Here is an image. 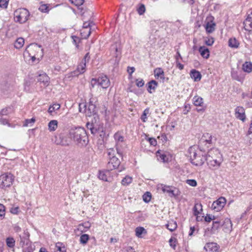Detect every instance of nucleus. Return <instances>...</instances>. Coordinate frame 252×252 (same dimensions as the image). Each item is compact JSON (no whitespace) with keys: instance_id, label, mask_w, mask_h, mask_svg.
<instances>
[{"instance_id":"nucleus-1","label":"nucleus","mask_w":252,"mask_h":252,"mask_svg":"<svg viewBox=\"0 0 252 252\" xmlns=\"http://www.w3.org/2000/svg\"><path fill=\"white\" fill-rule=\"evenodd\" d=\"M69 137L75 142L81 145H86L88 137L85 129L81 127L71 128L69 131Z\"/></svg>"},{"instance_id":"nucleus-2","label":"nucleus","mask_w":252,"mask_h":252,"mask_svg":"<svg viewBox=\"0 0 252 252\" xmlns=\"http://www.w3.org/2000/svg\"><path fill=\"white\" fill-rule=\"evenodd\" d=\"M24 54L25 56L30 57L32 63L36 60L38 62L43 56V49L37 44H31L26 48Z\"/></svg>"},{"instance_id":"nucleus-3","label":"nucleus","mask_w":252,"mask_h":252,"mask_svg":"<svg viewBox=\"0 0 252 252\" xmlns=\"http://www.w3.org/2000/svg\"><path fill=\"white\" fill-rule=\"evenodd\" d=\"M86 126L93 134L104 132L103 125L100 122L98 116H94L91 122L87 123Z\"/></svg>"},{"instance_id":"nucleus-4","label":"nucleus","mask_w":252,"mask_h":252,"mask_svg":"<svg viewBox=\"0 0 252 252\" xmlns=\"http://www.w3.org/2000/svg\"><path fill=\"white\" fill-rule=\"evenodd\" d=\"M90 84L92 88L98 86H100L103 89H106L110 86V82L106 76H102L98 78H93Z\"/></svg>"},{"instance_id":"nucleus-5","label":"nucleus","mask_w":252,"mask_h":252,"mask_svg":"<svg viewBox=\"0 0 252 252\" xmlns=\"http://www.w3.org/2000/svg\"><path fill=\"white\" fill-rule=\"evenodd\" d=\"M79 111L80 112L85 113L86 115L88 117H93L96 116V107L95 105L93 103L92 101L88 104H79Z\"/></svg>"},{"instance_id":"nucleus-6","label":"nucleus","mask_w":252,"mask_h":252,"mask_svg":"<svg viewBox=\"0 0 252 252\" xmlns=\"http://www.w3.org/2000/svg\"><path fill=\"white\" fill-rule=\"evenodd\" d=\"M14 19L17 22L20 23H25L29 18L30 12L26 8H20L17 9L14 12Z\"/></svg>"},{"instance_id":"nucleus-7","label":"nucleus","mask_w":252,"mask_h":252,"mask_svg":"<svg viewBox=\"0 0 252 252\" xmlns=\"http://www.w3.org/2000/svg\"><path fill=\"white\" fill-rule=\"evenodd\" d=\"M14 181V176L11 173H5L0 175V189L10 187Z\"/></svg>"},{"instance_id":"nucleus-8","label":"nucleus","mask_w":252,"mask_h":252,"mask_svg":"<svg viewBox=\"0 0 252 252\" xmlns=\"http://www.w3.org/2000/svg\"><path fill=\"white\" fill-rule=\"evenodd\" d=\"M190 155L191 163L196 166H201L206 161V156L198 155L193 149L190 150Z\"/></svg>"},{"instance_id":"nucleus-9","label":"nucleus","mask_w":252,"mask_h":252,"mask_svg":"<svg viewBox=\"0 0 252 252\" xmlns=\"http://www.w3.org/2000/svg\"><path fill=\"white\" fill-rule=\"evenodd\" d=\"M158 189H161L163 193H167L170 197H176L180 193V192L176 188L164 184L158 185Z\"/></svg>"},{"instance_id":"nucleus-10","label":"nucleus","mask_w":252,"mask_h":252,"mask_svg":"<svg viewBox=\"0 0 252 252\" xmlns=\"http://www.w3.org/2000/svg\"><path fill=\"white\" fill-rule=\"evenodd\" d=\"M120 163L121 162L118 158L115 157L109 159L107 167L109 170L120 168L119 172H121L124 169V168L123 166H120Z\"/></svg>"},{"instance_id":"nucleus-11","label":"nucleus","mask_w":252,"mask_h":252,"mask_svg":"<svg viewBox=\"0 0 252 252\" xmlns=\"http://www.w3.org/2000/svg\"><path fill=\"white\" fill-rule=\"evenodd\" d=\"M206 159H223L222 155L220 151L217 148H213L210 149L206 156Z\"/></svg>"},{"instance_id":"nucleus-12","label":"nucleus","mask_w":252,"mask_h":252,"mask_svg":"<svg viewBox=\"0 0 252 252\" xmlns=\"http://www.w3.org/2000/svg\"><path fill=\"white\" fill-rule=\"evenodd\" d=\"M226 203V199L224 197H220L218 200L214 201L212 205V208L214 210L218 212L221 210L224 206Z\"/></svg>"},{"instance_id":"nucleus-13","label":"nucleus","mask_w":252,"mask_h":252,"mask_svg":"<svg viewBox=\"0 0 252 252\" xmlns=\"http://www.w3.org/2000/svg\"><path fill=\"white\" fill-rule=\"evenodd\" d=\"M235 117L242 122H245L246 119L245 110L242 106H237L235 109Z\"/></svg>"},{"instance_id":"nucleus-14","label":"nucleus","mask_w":252,"mask_h":252,"mask_svg":"<svg viewBox=\"0 0 252 252\" xmlns=\"http://www.w3.org/2000/svg\"><path fill=\"white\" fill-rule=\"evenodd\" d=\"M206 161L209 168L212 169H218L221 163L223 161V159H207Z\"/></svg>"},{"instance_id":"nucleus-15","label":"nucleus","mask_w":252,"mask_h":252,"mask_svg":"<svg viewBox=\"0 0 252 252\" xmlns=\"http://www.w3.org/2000/svg\"><path fill=\"white\" fill-rule=\"evenodd\" d=\"M110 50L111 53L114 54V56L116 57L115 61L118 63L119 61L120 56L121 54L120 45H118L117 43L112 45L110 48Z\"/></svg>"},{"instance_id":"nucleus-16","label":"nucleus","mask_w":252,"mask_h":252,"mask_svg":"<svg viewBox=\"0 0 252 252\" xmlns=\"http://www.w3.org/2000/svg\"><path fill=\"white\" fill-rule=\"evenodd\" d=\"M219 246L216 243H208L206 244L204 249L206 252H217L219 249Z\"/></svg>"},{"instance_id":"nucleus-17","label":"nucleus","mask_w":252,"mask_h":252,"mask_svg":"<svg viewBox=\"0 0 252 252\" xmlns=\"http://www.w3.org/2000/svg\"><path fill=\"white\" fill-rule=\"evenodd\" d=\"M49 77L45 73L39 74L37 77L38 82L42 83L44 86H47L49 84Z\"/></svg>"},{"instance_id":"nucleus-18","label":"nucleus","mask_w":252,"mask_h":252,"mask_svg":"<svg viewBox=\"0 0 252 252\" xmlns=\"http://www.w3.org/2000/svg\"><path fill=\"white\" fill-rule=\"evenodd\" d=\"M213 136L209 133H205L202 136L201 141L205 145H212L213 144Z\"/></svg>"},{"instance_id":"nucleus-19","label":"nucleus","mask_w":252,"mask_h":252,"mask_svg":"<svg viewBox=\"0 0 252 252\" xmlns=\"http://www.w3.org/2000/svg\"><path fill=\"white\" fill-rule=\"evenodd\" d=\"M156 155L158 160L165 162L168 160V158L167 156V155L163 151H161L160 150H158L156 153Z\"/></svg>"},{"instance_id":"nucleus-20","label":"nucleus","mask_w":252,"mask_h":252,"mask_svg":"<svg viewBox=\"0 0 252 252\" xmlns=\"http://www.w3.org/2000/svg\"><path fill=\"white\" fill-rule=\"evenodd\" d=\"M193 211L194 215L196 216V220L198 221V215L202 211V204L201 203H195L193 207Z\"/></svg>"},{"instance_id":"nucleus-21","label":"nucleus","mask_w":252,"mask_h":252,"mask_svg":"<svg viewBox=\"0 0 252 252\" xmlns=\"http://www.w3.org/2000/svg\"><path fill=\"white\" fill-rule=\"evenodd\" d=\"M190 77L192 79H193L195 81H200L201 78V74L198 71L195 69H192L190 71Z\"/></svg>"},{"instance_id":"nucleus-22","label":"nucleus","mask_w":252,"mask_h":252,"mask_svg":"<svg viewBox=\"0 0 252 252\" xmlns=\"http://www.w3.org/2000/svg\"><path fill=\"white\" fill-rule=\"evenodd\" d=\"M199 52L201 56L205 59H208L209 57L210 54L209 49L205 46H201L199 48Z\"/></svg>"},{"instance_id":"nucleus-23","label":"nucleus","mask_w":252,"mask_h":252,"mask_svg":"<svg viewBox=\"0 0 252 252\" xmlns=\"http://www.w3.org/2000/svg\"><path fill=\"white\" fill-rule=\"evenodd\" d=\"M222 226L225 229L226 232L231 231L232 229V224L230 220L229 219H225Z\"/></svg>"},{"instance_id":"nucleus-24","label":"nucleus","mask_w":252,"mask_h":252,"mask_svg":"<svg viewBox=\"0 0 252 252\" xmlns=\"http://www.w3.org/2000/svg\"><path fill=\"white\" fill-rule=\"evenodd\" d=\"M193 103L196 106H202L204 102L203 98L199 96H195L192 99Z\"/></svg>"},{"instance_id":"nucleus-25","label":"nucleus","mask_w":252,"mask_h":252,"mask_svg":"<svg viewBox=\"0 0 252 252\" xmlns=\"http://www.w3.org/2000/svg\"><path fill=\"white\" fill-rule=\"evenodd\" d=\"M231 77L233 79L240 82H243L244 80V77L242 75H239L238 72L235 70L231 71Z\"/></svg>"},{"instance_id":"nucleus-26","label":"nucleus","mask_w":252,"mask_h":252,"mask_svg":"<svg viewBox=\"0 0 252 252\" xmlns=\"http://www.w3.org/2000/svg\"><path fill=\"white\" fill-rule=\"evenodd\" d=\"M155 76L157 79L160 78L163 81L164 79V72L160 68H158L154 70Z\"/></svg>"},{"instance_id":"nucleus-27","label":"nucleus","mask_w":252,"mask_h":252,"mask_svg":"<svg viewBox=\"0 0 252 252\" xmlns=\"http://www.w3.org/2000/svg\"><path fill=\"white\" fill-rule=\"evenodd\" d=\"M239 42L235 38H231L228 41V45L232 48H238L239 46Z\"/></svg>"},{"instance_id":"nucleus-28","label":"nucleus","mask_w":252,"mask_h":252,"mask_svg":"<svg viewBox=\"0 0 252 252\" xmlns=\"http://www.w3.org/2000/svg\"><path fill=\"white\" fill-rule=\"evenodd\" d=\"M91 223L87 221L79 224L78 229L82 232L86 231L91 227Z\"/></svg>"},{"instance_id":"nucleus-29","label":"nucleus","mask_w":252,"mask_h":252,"mask_svg":"<svg viewBox=\"0 0 252 252\" xmlns=\"http://www.w3.org/2000/svg\"><path fill=\"white\" fill-rule=\"evenodd\" d=\"M244 71L250 73L252 71V63L249 62H245L242 66Z\"/></svg>"},{"instance_id":"nucleus-30","label":"nucleus","mask_w":252,"mask_h":252,"mask_svg":"<svg viewBox=\"0 0 252 252\" xmlns=\"http://www.w3.org/2000/svg\"><path fill=\"white\" fill-rule=\"evenodd\" d=\"M58 121L57 120H52L48 123V128L50 131H55L58 127Z\"/></svg>"},{"instance_id":"nucleus-31","label":"nucleus","mask_w":252,"mask_h":252,"mask_svg":"<svg viewBox=\"0 0 252 252\" xmlns=\"http://www.w3.org/2000/svg\"><path fill=\"white\" fill-rule=\"evenodd\" d=\"M25 40L23 38H18L14 43V47L17 49H20L23 46Z\"/></svg>"},{"instance_id":"nucleus-32","label":"nucleus","mask_w":252,"mask_h":252,"mask_svg":"<svg viewBox=\"0 0 252 252\" xmlns=\"http://www.w3.org/2000/svg\"><path fill=\"white\" fill-rule=\"evenodd\" d=\"M86 61H82V62L78 65L77 68V71L79 74L83 73L86 69Z\"/></svg>"},{"instance_id":"nucleus-33","label":"nucleus","mask_w":252,"mask_h":252,"mask_svg":"<svg viewBox=\"0 0 252 252\" xmlns=\"http://www.w3.org/2000/svg\"><path fill=\"white\" fill-rule=\"evenodd\" d=\"M215 23L211 22V23L208 22L206 25L205 29L208 33H212L215 30Z\"/></svg>"},{"instance_id":"nucleus-34","label":"nucleus","mask_w":252,"mask_h":252,"mask_svg":"<svg viewBox=\"0 0 252 252\" xmlns=\"http://www.w3.org/2000/svg\"><path fill=\"white\" fill-rule=\"evenodd\" d=\"M166 228L170 231H174L177 227V225L176 221L173 220H171L168 222V223L166 225Z\"/></svg>"},{"instance_id":"nucleus-35","label":"nucleus","mask_w":252,"mask_h":252,"mask_svg":"<svg viewBox=\"0 0 252 252\" xmlns=\"http://www.w3.org/2000/svg\"><path fill=\"white\" fill-rule=\"evenodd\" d=\"M60 105L58 103H55L53 105L50 106L48 109V112L51 115H53V113L55 111V110H59L60 108Z\"/></svg>"},{"instance_id":"nucleus-36","label":"nucleus","mask_w":252,"mask_h":252,"mask_svg":"<svg viewBox=\"0 0 252 252\" xmlns=\"http://www.w3.org/2000/svg\"><path fill=\"white\" fill-rule=\"evenodd\" d=\"M146 233V231L145 229L143 227H137L135 229V235L137 237L139 238L141 237V235L142 233Z\"/></svg>"},{"instance_id":"nucleus-37","label":"nucleus","mask_w":252,"mask_h":252,"mask_svg":"<svg viewBox=\"0 0 252 252\" xmlns=\"http://www.w3.org/2000/svg\"><path fill=\"white\" fill-rule=\"evenodd\" d=\"M132 181V178L129 176H126L122 180L121 183L123 186H126L129 185Z\"/></svg>"},{"instance_id":"nucleus-38","label":"nucleus","mask_w":252,"mask_h":252,"mask_svg":"<svg viewBox=\"0 0 252 252\" xmlns=\"http://www.w3.org/2000/svg\"><path fill=\"white\" fill-rule=\"evenodd\" d=\"M89 239V236L88 234H83L80 237V244L85 245H86Z\"/></svg>"},{"instance_id":"nucleus-39","label":"nucleus","mask_w":252,"mask_h":252,"mask_svg":"<svg viewBox=\"0 0 252 252\" xmlns=\"http://www.w3.org/2000/svg\"><path fill=\"white\" fill-rule=\"evenodd\" d=\"M7 246L9 248H13L15 246V241L12 237H8L6 239Z\"/></svg>"},{"instance_id":"nucleus-40","label":"nucleus","mask_w":252,"mask_h":252,"mask_svg":"<svg viewBox=\"0 0 252 252\" xmlns=\"http://www.w3.org/2000/svg\"><path fill=\"white\" fill-rule=\"evenodd\" d=\"M244 28L246 31H252V27H251V21L246 19V20L244 22Z\"/></svg>"},{"instance_id":"nucleus-41","label":"nucleus","mask_w":252,"mask_h":252,"mask_svg":"<svg viewBox=\"0 0 252 252\" xmlns=\"http://www.w3.org/2000/svg\"><path fill=\"white\" fill-rule=\"evenodd\" d=\"M107 155L109 159L116 157V151L114 148H110L107 150Z\"/></svg>"},{"instance_id":"nucleus-42","label":"nucleus","mask_w":252,"mask_h":252,"mask_svg":"<svg viewBox=\"0 0 252 252\" xmlns=\"http://www.w3.org/2000/svg\"><path fill=\"white\" fill-rule=\"evenodd\" d=\"M150 109L147 108L144 110L142 115L141 116V119L143 122H146L147 120V115L149 114Z\"/></svg>"},{"instance_id":"nucleus-43","label":"nucleus","mask_w":252,"mask_h":252,"mask_svg":"<svg viewBox=\"0 0 252 252\" xmlns=\"http://www.w3.org/2000/svg\"><path fill=\"white\" fill-rule=\"evenodd\" d=\"M114 138L115 139V140L117 142H123L124 141V136L123 135H122L119 132H116L114 134Z\"/></svg>"},{"instance_id":"nucleus-44","label":"nucleus","mask_w":252,"mask_h":252,"mask_svg":"<svg viewBox=\"0 0 252 252\" xmlns=\"http://www.w3.org/2000/svg\"><path fill=\"white\" fill-rule=\"evenodd\" d=\"M143 199L144 202L146 203H148L150 201L151 199V194L149 192H147L144 193L143 195Z\"/></svg>"},{"instance_id":"nucleus-45","label":"nucleus","mask_w":252,"mask_h":252,"mask_svg":"<svg viewBox=\"0 0 252 252\" xmlns=\"http://www.w3.org/2000/svg\"><path fill=\"white\" fill-rule=\"evenodd\" d=\"M158 86V83L155 80H152L148 83V89L155 90Z\"/></svg>"},{"instance_id":"nucleus-46","label":"nucleus","mask_w":252,"mask_h":252,"mask_svg":"<svg viewBox=\"0 0 252 252\" xmlns=\"http://www.w3.org/2000/svg\"><path fill=\"white\" fill-rule=\"evenodd\" d=\"M62 244L58 243L56 245L57 251L55 252H66V249L64 247H62Z\"/></svg>"},{"instance_id":"nucleus-47","label":"nucleus","mask_w":252,"mask_h":252,"mask_svg":"<svg viewBox=\"0 0 252 252\" xmlns=\"http://www.w3.org/2000/svg\"><path fill=\"white\" fill-rule=\"evenodd\" d=\"M35 121L34 118H32L30 119H26L23 126H31Z\"/></svg>"},{"instance_id":"nucleus-48","label":"nucleus","mask_w":252,"mask_h":252,"mask_svg":"<svg viewBox=\"0 0 252 252\" xmlns=\"http://www.w3.org/2000/svg\"><path fill=\"white\" fill-rule=\"evenodd\" d=\"M70 1L74 5L79 6L83 4L84 0H70Z\"/></svg>"},{"instance_id":"nucleus-49","label":"nucleus","mask_w":252,"mask_h":252,"mask_svg":"<svg viewBox=\"0 0 252 252\" xmlns=\"http://www.w3.org/2000/svg\"><path fill=\"white\" fill-rule=\"evenodd\" d=\"M186 183L191 187H196L197 186V182L194 179H188L186 181Z\"/></svg>"},{"instance_id":"nucleus-50","label":"nucleus","mask_w":252,"mask_h":252,"mask_svg":"<svg viewBox=\"0 0 252 252\" xmlns=\"http://www.w3.org/2000/svg\"><path fill=\"white\" fill-rule=\"evenodd\" d=\"M137 12L138 14L140 15L143 14L145 12V5L143 4H141L139 7V8L137 9Z\"/></svg>"},{"instance_id":"nucleus-51","label":"nucleus","mask_w":252,"mask_h":252,"mask_svg":"<svg viewBox=\"0 0 252 252\" xmlns=\"http://www.w3.org/2000/svg\"><path fill=\"white\" fill-rule=\"evenodd\" d=\"M9 0H0V7L6 8L8 5Z\"/></svg>"},{"instance_id":"nucleus-52","label":"nucleus","mask_w":252,"mask_h":252,"mask_svg":"<svg viewBox=\"0 0 252 252\" xmlns=\"http://www.w3.org/2000/svg\"><path fill=\"white\" fill-rule=\"evenodd\" d=\"M214 42V39L213 37H208L205 40V44L208 46H211Z\"/></svg>"},{"instance_id":"nucleus-53","label":"nucleus","mask_w":252,"mask_h":252,"mask_svg":"<svg viewBox=\"0 0 252 252\" xmlns=\"http://www.w3.org/2000/svg\"><path fill=\"white\" fill-rule=\"evenodd\" d=\"M170 246L173 248L174 249H175L176 248V239L175 238L171 237L169 241Z\"/></svg>"},{"instance_id":"nucleus-54","label":"nucleus","mask_w":252,"mask_h":252,"mask_svg":"<svg viewBox=\"0 0 252 252\" xmlns=\"http://www.w3.org/2000/svg\"><path fill=\"white\" fill-rule=\"evenodd\" d=\"M136 85L138 87H142L144 85V81L143 79H136Z\"/></svg>"},{"instance_id":"nucleus-55","label":"nucleus","mask_w":252,"mask_h":252,"mask_svg":"<svg viewBox=\"0 0 252 252\" xmlns=\"http://www.w3.org/2000/svg\"><path fill=\"white\" fill-rule=\"evenodd\" d=\"M98 178L103 181H107V179L106 175L103 172H100L98 175Z\"/></svg>"},{"instance_id":"nucleus-56","label":"nucleus","mask_w":252,"mask_h":252,"mask_svg":"<svg viewBox=\"0 0 252 252\" xmlns=\"http://www.w3.org/2000/svg\"><path fill=\"white\" fill-rule=\"evenodd\" d=\"M215 219V216L207 214V216L205 217V220L207 222H210L212 220H214Z\"/></svg>"},{"instance_id":"nucleus-57","label":"nucleus","mask_w":252,"mask_h":252,"mask_svg":"<svg viewBox=\"0 0 252 252\" xmlns=\"http://www.w3.org/2000/svg\"><path fill=\"white\" fill-rule=\"evenodd\" d=\"M220 221L217 220L213 221L212 229L215 230L217 229L220 227Z\"/></svg>"},{"instance_id":"nucleus-58","label":"nucleus","mask_w":252,"mask_h":252,"mask_svg":"<svg viewBox=\"0 0 252 252\" xmlns=\"http://www.w3.org/2000/svg\"><path fill=\"white\" fill-rule=\"evenodd\" d=\"M5 215V207L1 204H0V217H2Z\"/></svg>"},{"instance_id":"nucleus-59","label":"nucleus","mask_w":252,"mask_h":252,"mask_svg":"<svg viewBox=\"0 0 252 252\" xmlns=\"http://www.w3.org/2000/svg\"><path fill=\"white\" fill-rule=\"evenodd\" d=\"M19 210L18 207H13L10 209V211L12 214H17L19 212Z\"/></svg>"},{"instance_id":"nucleus-60","label":"nucleus","mask_w":252,"mask_h":252,"mask_svg":"<svg viewBox=\"0 0 252 252\" xmlns=\"http://www.w3.org/2000/svg\"><path fill=\"white\" fill-rule=\"evenodd\" d=\"M148 141L151 145L156 146L157 145V140L154 138H149Z\"/></svg>"},{"instance_id":"nucleus-61","label":"nucleus","mask_w":252,"mask_h":252,"mask_svg":"<svg viewBox=\"0 0 252 252\" xmlns=\"http://www.w3.org/2000/svg\"><path fill=\"white\" fill-rule=\"evenodd\" d=\"M39 10L42 12H46L48 10V7L46 5L43 4L39 7Z\"/></svg>"},{"instance_id":"nucleus-62","label":"nucleus","mask_w":252,"mask_h":252,"mask_svg":"<svg viewBox=\"0 0 252 252\" xmlns=\"http://www.w3.org/2000/svg\"><path fill=\"white\" fill-rule=\"evenodd\" d=\"M56 143L57 144H60V145H62L63 146L69 145V143L67 141H64L63 140H61V141H56Z\"/></svg>"},{"instance_id":"nucleus-63","label":"nucleus","mask_w":252,"mask_h":252,"mask_svg":"<svg viewBox=\"0 0 252 252\" xmlns=\"http://www.w3.org/2000/svg\"><path fill=\"white\" fill-rule=\"evenodd\" d=\"M134 70L135 68L134 67H128L127 68V72L130 75H131Z\"/></svg>"},{"instance_id":"nucleus-64","label":"nucleus","mask_w":252,"mask_h":252,"mask_svg":"<svg viewBox=\"0 0 252 252\" xmlns=\"http://www.w3.org/2000/svg\"><path fill=\"white\" fill-rule=\"evenodd\" d=\"M127 252H135L134 250L131 247H127L126 248Z\"/></svg>"}]
</instances>
